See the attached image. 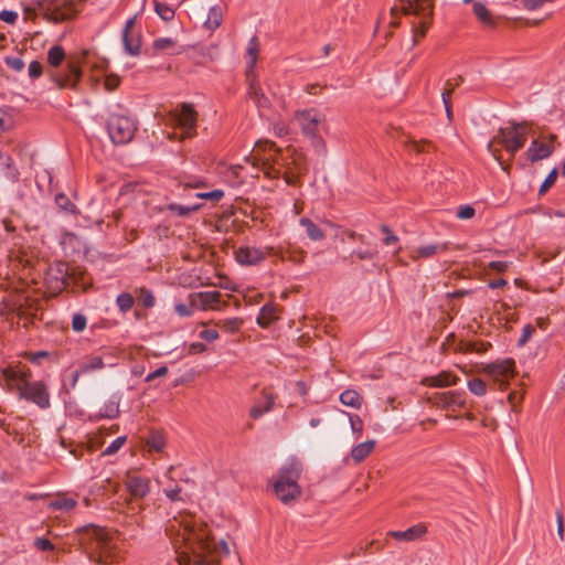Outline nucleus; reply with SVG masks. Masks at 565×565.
<instances>
[{"instance_id":"f257e3e1","label":"nucleus","mask_w":565,"mask_h":565,"mask_svg":"<svg viewBox=\"0 0 565 565\" xmlns=\"http://www.w3.org/2000/svg\"><path fill=\"white\" fill-rule=\"evenodd\" d=\"M180 563L184 565H206L205 552L210 550L209 531L202 525L181 521L168 530Z\"/></svg>"},{"instance_id":"f03ea898","label":"nucleus","mask_w":565,"mask_h":565,"mask_svg":"<svg viewBox=\"0 0 565 565\" xmlns=\"http://www.w3.org/2000/svg\"><path fill=\"white\" fill-rule=\"evenodd\" d=\"M295 120L301 128L303 136L310 139L319 156L327 154V143L319 135L320 129L326 128V117L315 108L299 109L295 111Z\"/></svg>"},{"instance_id":"7ed1b4c3","label":"nucleus","mask_w":565,"mask_h":565,"mask_svg":"<svg viewBox=\"0 0 565 565\" xmlns=\"http://www.w3.org/2000/svg\"><path fill=\"white\" fill-rule=\"evenodd\" d=\"M300 473L301 465L295 460L286 463L279 470L277 479L274 482V491L282 503L288 504L300 497L301 489L298 484Z\"/></svg>"},{"instance_id":"20e7f679","label":"nucleus","mask_w":565,"mask_h":565,"mask_svg":"<svg viewBox=\"0 0 565 565\" xmlns=\"http://www.w3.org/2000/svg\"><path fill=\"white\" fill-rule=\"evenodd\" d=\"M530 130V125L526 121L512 122L510 126L500 128L494 139L488 142L487 149L498 159L497 152L493 149V141H498L510 154H515L524 147Z\"/></svg>"},{"instance_id":"39448f33","label":"nucleus","mask_w":565,"mask_h":565,"mask_svg":"<svg viewBox=\"0 0 565 565\" xmlns=\"http://www.w3.org/2000/svg\"><path fill=\"white\" fill-rule=\"evenodd\" d=\"M86 533L89 539L87 543L89 559L97 564L111 562V543L108 533L98 526H90Z\"/></svg>"},{"instance_id":"423d86ee","label":"nucleus","mask_w":565,"mask_h":565,"mask_svg":"<svg viewBox=\"0 0 565 565\" xmlns=\"http://www.w3.org/2000/svg\"><path fill=\"white\" fill-rule=\"evenodd\" d=\"M136 130L137 125L129 116L114 114L108 118L107 131L115 145L128 143L134 138Z\"/></svg>"},{"instance_id":"0eeeda50","label":"nucleus","mask_w":565,"mask_h":565,"mask_svg":"<svg viewBox=\"0 0 565 565\" xmlns=\"http://www.w3.org/2000/svg\"><path fill=\"white\" fill-rule=\"evenodd\" d=\"M29 381V369L9 365L0 370V385L7 392H17L18 396H20V391L26 386Z\"/></svg>"},{"instance_id":"6e6552de","label":"nucleus","mask_w":565,"mask_h":565,"mask_svg":"<svg viewBox=\"0 0 565 565\" xmlns=\"http://www.w3.org/2000/svg\"><path fill=\"white\" fill-rule=\"evenodd\" d=\"M482 371L502 388L509 384L510 380L513 379L516 373L515 362L512 359L488 363L483 366Z\"/></svg>"},{"instance_id":"1a4fd4ad","label":"nucleus","mask_w":565,"mask_h":565,"mask_svg":"<svg viewBox=\"0 0 565 565\" xmlns=\"http://www.w3.org/2000/svg\"><path fill=\"white\" fill-rule=\"evenodd\" d=\"M19 398L31 402L41 409H46L51 405L50 392L43 381H29L26 386L20 391Z\"/></svg>"},{"instance_id":"9d476101","label":"nucleus","mask_w":565,"mask_h":565,"mask_svg":"<svg viewBox=\"0 0 565 565\" xmlns=\"http://www.w3.org/2000/svg\"><path fill=\"white\" fill-rule=\"evenodd\" d=\"M221 292L216 290L192 292L188 296V300L195 307L196 310L206 311L215 310L221 311L226 306V301L221 300Z\"/></svg>"},{"instance_id":"9b49d317","label":"nucleus","mask_w":565,"mask_h":565,"mask_svg":"<svg viewBox=\"0 0 565 565\" xmlns=\"http://www.w3.org/2000/svg\"><path fill=\"white\" fill-rule=\"evenodd\" d=\"M198 114L191 104L183 103L170 114L171 122L186 136L195 129Z\"/></svg>"},{"instance_id":"f8f14e48","label":"nucleus","mask_w":565,"mask_h":565,"mask_svg":"<svg viewBox=\"0 0 565 565\" xmlns=\"http://www.w3.org/2000/svg\"><path fill=\"white\" fill-rule=\"evenodd\" d=\"M434 0H404L402 10L405 14L419 17L420 35L424 36L428 20L433 14Z\"/></svg>"},{"instance_id":"ddd939ff","label":"nucleus","mask_w":565,"mask_h":565,"mask_svg":"<svg viewBox=\"0 0 565 565\" xmlns=\"http://www.w3.org/2000/svg\"><path fill=\"white\" fill-rule=\"evenodd\" d=\"M273 252V247H255L249 245L239 246L235 250V260L242 266H256L262 263L267 255Z\"/></svg>"},{"instance_id":"4468645a","label":"nucleus","mask_w":565,"mask_h":565,"mask_svg":"<svg viewBox=\"0 0 565 565\" xmlns=\"http://www.w3.org/2000/svg\"><path fill=\"white\" fill-rule=\"evenodd\" d=\"M183 51L184 47L173 38H158L152 43L153 55H179Z\"/></svg>"},{"instance_id":"2eb2a0df","label":"nucleus","mask_w":565,"mask_h":565,"mask_svg":"<svg viewBox=\"0 0 565 565\" xmlns=\"http://www.w3.org/2000/svg\"><path fill=\"white\" fill-rule=\"evenodd\" d=\"M426 533V525L424 523H418L404 531H388L386 535L398 542L411 543L422 540Z\"/></svg>"},{"instance_id":"dca6fc26","label":"nucleus","mask_w":565,"mask_h":565,"mask_svg":"<svg viewBox=\"0 0 565 565\" xmlns=\"http://www.w3.org/2000/svg\"><path fill=\"white\" fill-rule=\"evenodd\" d=\"M126 488L130 495L141 499L150 492V481L143 477L129 476L126 481Z\"/></svg>"},{"instance_id":"f3484780","label":"nucleus","mask_w":565,"mask_h":565,"mask_svg":"<svg viewBox=\"0 0 565 565\" xmlns=\"http://www.w3.org/2000/svg\"><path fill=\"white\" fill-rule=\"evenodd\" d=\"M466 397L463 392L449 391L437 396L436 404L443 408L455 411L463 407Z\"/></svg>"},{"instance_id":"a211bd4d","label":"nucleus","mask_w":565,"mask_h":565,"mask_svg":"<svg viewBox=\"0 0 565 565\" xmlns=\"http://www.w3.org/2000/svg\"><path fill=\"white\" fill-rule=\"evenodd\" d=\"M76 14V9L73 3L65 2L54 9H47L44 17L47 21L53 23H60L72 19Z\"/></svg>"},{"instance_id":"6ab92c4d","label":"nucleus","mask_w":565,"mask_h":565,"mask_svg":"<svg viewBox=\"0 0 565 565\" xmlns=\"http://www.w3.org/2000/svg\"><path fill=\"white\" fill-rule=\"evenodd\" d=\"M276 398L270 393H263L262 398L257 399L249 409V417L252 419H259L265 414L273 411Z\"/></svg>"},{"instance_id":"aec40b11","label":"nucleus","mask_w":565,"mask_h":565,"mask_svg":"<svg viewBox=\"0 0 565 565\" xmlns=\"http://www.w3.org/2000/svg\"><path fill=\"white\" fill-rule=\"evenodd\" d=\"M553 152L551 142L534 139L527 148V158L530 161L535 162L548 158Z\"/></svg>"},{"instance_id":"412c9836","label":"nucleus","mask_w":565,"mask_h":565,"mask_svg":"<svg viewBox=\"0 0 565 565\" xmlns=\"http://www.w3.org/2000/svg\"><path fill=\"white\" fill-rule=\"evenodd\" d=\"M248 79V95L250 99L256 104L258 110L262 113L267 109L270 105L269 98L264 94L259 83L256 81L255 75H252Z\"/></svg>"},{"instance_id":"4be33fe9","label":"nucleus","mask_w":565,"mask_h":565,"mask_svg":"<svg viewBox=\"0 0 565 565\" xmlns=\"http://www.w3.org/2000/svg\"><path fill=\"white\" fill-rule=\"evenodd\" d=\"M458 377L451 372L443 371L436 375L425 376L422 380V384L427 387H447L455 385Z\"/></svg>"},{"instance_id":"5701e85b","label":"nucleus","mask_w":565,"mask_h":565,"mask_svg":"<svg viewBox=\"0 0 565 565\" xmlns=\"http://www.w3.org/2000/svg\"><path fill=\"white\" fill-rule=\"evenodd\" d=\"M81 62H70L66 73L56 81L61 87H75L82 77Z\"/></svg>"},{"instance_id":"b1692460","label":"nucleus","mask_w":565,"mask_h":565,"mask_svg":"<svg viewBox=\"0 0 565 565\" xmlns=\"http://www.w3.org/2000/svg\"><path fill=\"white\" fill-rule=\"evenodd\" d=\"M81 62L88 66L93 73H103L108 66V61L106 58L87 52L83 53V60ZM92 78L95 84L99 81L98 76L95 74H93Z\"/></svg>"},{"instance_id":"393cba45","label":"nucleus","mask_w":565,"mask_h":565,"mask_svg":"<svg viewBox=\"0 0 565 565\" xmlns=\"http://www.w3.org/2000/svg\"><path fill=\"white\" fill-rule=\"evenodd\" d=\"M445 249L446 244H428L413 248L411 250L409 257L413 260H418L420 258L428 259L434 257L436 254L444 252Z\"/></svg>"},{"instance_id":"a878e982","label":"nucleus","mask_w":565,"mask_h":565,"mask_svg":"<svg viewBox=\"0 0 565 565\" xmlns=\"http://www.w3.org/2000/svg\"><path fill=\"white\" fill-rule=\"evenodd\" d=\"M259 53V42L257 36H253L247 44L246 49V76L250 78L252 75H255L254 70L257 62Z\"/></svg>"},{"instance_id":"bb28decb","label":"nucleus","mask_w":565,"mask_h":565,"mask_svg":"<svg viewBox=\"0 0 565 565\" xmlns=\"http://www.w3.org/2000/svg\"><path fill=\"white\" fill-rule=\"evenodd\" d=\"M224 19V10L220 4L212 6L209 9L207 18L203 23V26L210 31L214 32L216 29H218L223 22Z\"/></svg>"},{"instance_id":"cd10ccee","label":"nucleus","mask_w":565,"mask_h":565,"mask_svg":"<svg viewBox=\"0 0 565 565\" xmlns=\"http://www.w3.org/2000/svg\"><path fill=\"white\" fill-rule=\"evenodd\" d=\"M61 245L65 253H81L85 249L84 242L73 233H64L61 237Z\"/></svg>"},{"instance_id":"c85d7f7f","label":"nucleus","mask_w":565,"mask_h":565,"mask_svg":"<svg viewBox=\"0 0 565 565\" xmlns=\"http://www.w3.org/2000/svg\"><path fill=\"white\" fill-rule=\"evenodd\" d=\"M375 440H367L354 446L351 450L352 459L359 463L363 461L374 449Z\"/></svg>"},{"instance_id":"c756f323","label":"nucleus","mask_w":565,"mask_h":565,"mask_svg":"<svg viewBox=\"0 0 565 565\" xmlns=\"http://www.w3.org/2000/svg\"><path fill=\"white\" fill-rule=\"evenodd\" d=\"M98 414L103 418H116L119 414V398L117 396H111L103 404Z\"/></svg>"},{"instance_id":"7c9ffc66","label":"nucleus","mask_w":565,"mask_h":565,"mask_svg":"<svg viewBox=\"0 0 565 565\" xmlns=\"http://www.w3.org/2000/svg\"><path fill=\"white\" fill-rule=\"evenodd\" d=\"M299 224L306 230V233L311 241L317 242V241H321L324 238L323 231L317 224H315L310 218L301 217L299 220Z\"/></svg>"},{"instance_id":"2f4dec72","label":"nucleus","mask_w":565,"mask_h":565,"mask_svg":"<svg viewBox=\"0 0 565 565\" xmlns=\"http://www.w3.org/2000/svg\"><path fill=\"white\" fill-rule=\"evenodd\" d=\"M340 402L345 406H350V407L359 409L362 405V397L354 390H345L340 395Z\"/></svg>"},{"instance_id":"473e14b6","label":"nucleus","mask_w":565,"mask_h":565,"mask_svg":"<svg viewBox=\"0 0 565 565\" xmlns=\"http://www.w3.org/2000/svg\"><path fill=\"white\" fill-rule=\"evenodd\" d=\"M105 364L100 356H89L79 364L78 370L82 374H87L89 372L102 370Z\"/></svg>"},{"instance_id":"72a5a7b5","label":"nucleus","mask_w":565,"mask_h":565,"mask_svg":"<svg viewBox=\"0 0 565 565\" xmlns=\"http://www.w3.org/2000/svg\"><path fill=\"white\" fill-rule=\"evenodd\" d=\"M473 13L480 20V22L484 25L492 26L494 24V20L487 9V7L481 2H475L472 7Z\"/></svg>"},{"instance_id":"f704fd0d","label":"nucleus","mask_w":565,"mask_h":565,"mask_svg":"<svg viewBox=\"0 0 565 565\" xmlns=\"http://www.w3.org/2000/svg\"><path fill=\"white\" fill-rule=\"evenodd\" d=\"M156 13L166 22L172 21L175 15V10L164 2L153 0Z\"/></svg>"},{"instance_id":"c9c22d12","label":"nucleus","mask_w":565,"mask_h":565,"mask_svg":"<svg viewBox=\"0 0 565 565\" xmlns=\"http://www.w3.org/2000/svg\"><path fill=\"white\" fill-rule=\"evenodd\" d=\"M135 303V298L129 292H121L116 298V305L120 312H128Z\"/></svg>"},{"instance_id":"e433bc0d","label":"nucleus","mask_w":565,"mask_h":565,"mask_svg":"<svg viewBox=\"0 0 565 565\" xmlns=\"http://www.w3.org/2000/svg\"><path fill=\"white\" fill-rule=\"evenodd\" d=\"M122 43L125 51L130 55H138L141 47L139 38H130V35L122 34Z\"/></svg>"},{"instance_id":"4c0bfd02","label":"nucleus","mask_w":565,"mask_h":565,"mask_svg":"<svg viewBox=\"0 0 565 565\" xmlns=\"http://www.w3.org/2000/svg\"><path fill=\"white\" fill-rule=\"evenodd\" d=\"M276 308L273 305H264L257 317L258 324L265 327L270 323L275 318Z\"/></svg>"},{"instance_id":"58836bf2","label":"nucleus","mask_w":565,"mask_h":565,"mask_svg":"<svg viewBox=\"0 0 565 565\" xmlns=\"http://www.w3.org/2000/svg\"><path fill=\"white\" fill-rule=\"evenodd\" d=\"M137 299L139 303L145 308H152L156 305V298L152 291L147 288L138 289Z\"/></svg>"},{"instance_id":"ea45409f","label":"nucleus","mask_w":565,"mask_h":565,"mask_svg":"<svg viewBox=\"0 0 565 565\" xmlns=\"http://www.w3.org/2000/svg\"><path fill=\"white\" fill-rule=\"evenodd\" d=\"M65 57V52L62 46L54 45L47 52V62L52 66H58Z\"/></svg>"},{"instance_id":"a19ab883","label":"nucleus","mask_w":565,"mask_h":565,"mask_svg":"<svg viewBox=\"0 0 565 565\" xmlns=\"http://www.w3.org/2000/svg\"><path fill=\"white\" fill-rule=\"evenodd\" d=\"M242 324L243 320L241 318H226L217 323L227 333L237 332Z\"/></svg>"},{"instance_id":"79ce46f5","label":"nucleus","mask_w":565,"mask_h":565,"mask_svg":"<svg viewBox=\"0 0 565 565\" xmlns=\"http://www.w3.org/2000/svg\"><path fill=\"white\" fill-rule=\"evenodd\" d=\"M469 391L476 396H483L487 393V384L483 380L479 377H473L468 381Z\"/></svg>"},{"instance_id":"37998d69","label":"nucleus","mask_w":565,"mask_h":565,"mask_svg":"<svg viewBox=\"0 0 565 565\" xmlns=\"http://www.w3.org/2000/svg\"><path fill=\"white\" fill-rule=\"evenodd\" d=\"M50 507L55 510L70 511L76 507V501L72 498H60L52 501Z\"/></svg>"},{"instance_id":"c03bdc74","label":"nucleus","mask_w":565,"mask_h":565,"mask_svg":"<svg viewBox=\"0 0 565 565\" xmlns=\"http://www.w3.org/2000/svg\"><path fill=\"white\" fill-rule=\"evenodd\" d=\"M198 209H199V205L188 206V205H182V204H177V203H171L168 206V210L170 212H172L179 216H186L190 213L196 211Z\"/></svg>"},{"instance_id":"a18cd8bd","label":"nucleus","mask_w":565,"mask_h":565,"mask_svg":"<svg viewBox=\"0 0 565 565\" xmlns=\"http://www.w3.org/2000/svg\"><path fill=\"white\" fill-rule=\"evenodd\" d=\"M195 310V307L189 300L188 303L179 302L174 305V311L181 318L192 317Z\"/></svg>"},{"instance_id":"49530a36","label":"nucleus","mask_w":565,"mask_h":565,"mask_svg":"<svg viewBox=\"0 0 565 565\" xmlns=\"http://www.w3.org/2000/svg\"><path fill=\"white\" fill-rule=\"evenodd\" d=\"M14 125L11 113L7 109L0 108V132L11 129Z\"/></svg>"},{"instance_id":"de8ad7c7","label":"nucleus","mask_w":565,"mask_h":565,"mask_svg":"<svg viewBox=\"0 0 565 565\" xmlns=\"http://www.w3.org/2000/svg\"><path fill=\"white\" fill-rule=\"evenodd\" d=\"M127 441L126 436H119L111 441L103 451V456H111L116 454Z\"/></svg>"},{"instance_id":"09e8293b","label":"nucleus","mask_w":565,"mask_h":565,"mask_svg":"<svg viewBox=\"0 0 565 565\" xmlns=\"http://www.w3.org/2000/svg\"><path fill=\"white\" fill-rule=\"evenodd\" d=\"M55 203L57 204V206L65 211V212H68V213H74L76 207L75 205L71 202V200L63 193H60L55 196Z\"/></svg>"},{"instance_id":"8fccbe9b","label":"nucleus","mask_w":565,"mask_h":565,"mask_svg":"<svg viewBox=\"0 0 565 565\" xmlns=\"http://www.w3.org/2000/svg\"><path fill=\"white\" fill-rule=\"evenodd\" d=\"M87 326V319L82 313H75L72 318V329L75 332H82Z\"/></svg>"},{"instance_id":"3c124183","label":"nucleus","mask_w":565,"mask_h":565,"mask_svg":"<svg viewBox=\"0 0 565 565\" xmlns=\"http://www.w3.org/2000/svg\"><path fill=\"white\" fill-rule=\"evenodd\" d=\"M349 420L353 434H355L356 438H359L363 431V420L361 419L360 416L354 414H349Z\"/></svg>"},{"instance_id":"603ef678","label":"nucleus","mask_w":565,"mask_h":565,"mask_svg":"<svg viewBox=\"0 0 565 565\" xmlns=\"http://www.w3.org/2000/svg\"><path fill=\"white\" fill-rule=\"evenodd\" d=\"M148 445L150 448L154 449L156 451H161L164 446L166 441L162 435L160 434H152L148 440Z\"/></svg>"},{"instance_id":"864d4df0","label":"nucleus","mask_w":565,"mask_h":565,"mask_svg":"<svg viewBox=\"0 0 565 565\" xmlns=\"http://www.w3.org/2000/svg\"><path fill=\"white\" fill-rule=\"evenodd\" d=\"M6 64L15 72H21L24 68V62L18 56H7L4 58Z\"/></svg>"},{"instance_id":"5fc2aeb1","label":"nucleus","mask_w":565,"mask_h":565,"mask_svg":"<svg viewBox=\"0 0 565 565\" xmlns=\"http://www.w3.org/2000/svg\"><path fill=\"white\" fill-rule=\"evenodd\" d=\"M535 329L532 324H526L522 329V334L518 341L519 347L525 345V343L532 338Z\"/></svg>"},{"instance_id":"6e6d98bb","label":"nucleus","mask_w":565,"mask_h":565,"mask_svg":"<svg viewBox=\"0 0 565 565\" xmlns=\"http://www.w3.org/2000/svg\"><path fill=\"white\" fill-rule=\"evenodd\" d=\"M196 196L199 199H204V200L220 201L224 196V191L217 189V190H213L210 192L198 193Z\"/></svg>"},{"instance_id":"4d7b16f0","label":"nucleus","mask_w":565,"mask_h":565,"mask_svg":"<svg viewBox=\"0 0 565 565\" xmlns=\"http://www.w3.org/2000/svg\"><path fill=\"white\" fill-rule=\"evenodd\" d=\"M273 131H274L275 136L282 138V137L289 135V127L284 121H280V120L275 121L273 124Z\"/></svg>"},{"instance_id":"13d9d810","label":"nucleus","mask_w":565,"mask_h":565,"mask_svg":"<svg viewBox=\"0 0 565 565\" xmlns=\"http://www.w3.org/2000/svg\"><path fill=\"white\" fill-rule=\"evenodd\" d=\"M381 231L385 234V237L383 239V243L385 245H393L398 242V237L390 230L388 226L382 225Z\"/></svg>"},{"instance_id":"bf43d9fd","label":"nucleus","mask_w":565,"mask_h":565,"mask_svg":"<svg viewBox=\"0 0 565 565\" xmlns=\"http://www.w3.org/2000/svg\"><path fill=\"white\" fill-rule=\"evenodd\" d=\"M475 209L470 205H461L457 211V216L460 220H469L475 215Z\"/></svg>"},{"instance_id":"052dcab7","label":"nucleus","mask_w":565,"mask_h":565,"mask_svg":"<svg viewBox=\"0 0 565 565\" xmlns=\"http://www.w3.org/2000/svg\"><path fill=\"white\" fill-rule=\"evenodd\" d=\"M34 546L40 551H53V543L45 537H36L34 540Z\"/></svg>"},{"instance_id":"680f3d73","label":"nucleus","mask_w":565,"mask_h":565,"mask_svg":"<svg viewBox=\"0 0 565 565\" xmlns=\"http://www.w3.org/2000/svg\"><path fill=\"white\" fill-rule=\"evenodd\" d=\"M28 73H29V76L32 79H35V78L40 77L41 74H42V65H41V63L38 62V61H32L29 64Z\"/></svg>"},{"instance_id":"e2e57ef3","label":"nucleus","mask_w":565,"mask_h":565,"mask_svg":"<svg viewBox=\"0 0 565 565\" xmlns=\"http://www.w3.org/2000/svg\"><path fill=\"white\" fill-rule=\"evenodd\" d=\"M0 20L8 24H14L18 20V13L12 10H2L0 11Z\"/></svg>"},{"instance_id":"0e129e2a","label":"nucleus","mask_w":565,"mask_h":565,"mask_svg":"<svg viewBox=\"0 0 565 565\" xmlns=\"http://www.w3.org/2000/svg\"><path fill=\"white\" fill-rule=\"evenodd\" d=\"M556 178H557V171H556V169H554L550 172V174L546 177V179L542 183V185L540 188V193H544L545 191H547V189L551 188L555 183Z\"/></svg>"},{"instance_id":"69168bd1","label":"nucleus","mask_w":565,"mask_h":565,"mask_svg":"<svg viewBox=\"0 0 565 565\" xmlns=\"http://www.w3.org/2000/svg\"><path fill=\"white\" fill-rule=\"evenodd\" d=\"M199 337L207 342H213L218 339V332L215 329H204L199 333Z\"/></svg>"},{"instance_id":"338daca9","label":"nucleus","mask_w":565,"mask_h":565,"mask_svg":"<svg viewBox=\"0 0 565 565\" xmlns=\"http://www.w3.org/2000/svg\"><path fill=\"white\" fill-rule=\"evenodd\" d=\"M167 374H168V367L162 365V366L158 367L157 370H154L153 372H150L146 376L145 381L149 383V382H152L153 380H156L158 377H163Z\"/></svg>"},{"instance_id":"774afa93","label":"nucleus","mask_w":565,"mask_h":565,"mask_svg":"<svg viewBox=\"0 0 565 565\" xmlns=\"http://www.w3.org/2000/svg\"><path fill=\"white\" fill-rule=\"evenodd\" d=\"M119 83H120V79H119L118 76H116V75H108V76H106L104 84H105V88L108 92H113V90H115L119 86Z\"/></svg>"}]
</instances>
